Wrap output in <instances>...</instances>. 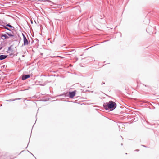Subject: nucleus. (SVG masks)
<instances>
[{
    "label": "nucleus",
    "mask_w": 159,
    "mask_h": 159,
    "mask_svg": "<svg viewBox=\"0 0 159 159\" xmlns=\"http://www.w3.org/2000/svg\"><path fill=\"white\" fill-rule=\"evenodd\" d=\"M30 75H22V79L23 80H25L28 78H30Z\"/></svg>",
    "instance_id": "20e7f679"
},
{
    "label": "nucleus",
    "mask_w": 159,
    "mask_h": 159,
    "mask_svg": "<svg viewBox=\"0 0 159 159\" xmlns=\"http://www.w3.org/2000/svg\"><path fill=\"white\" fill-rule=\"evenodd\" d=\"M16 99H14V100H11V99H10V100H7V101H14V100H15Z\"/></svg>",
    "instance_id": "9d476101"
},
{
    "label": "nucleus",
    "mask_w": 159,
    "mask_h": 159,
    "mask_svg": "<svg viewBox=\"0 0 159 159\" xmlns=\"http://www.w3.org/2000/svg\"><path fill=\"white\" fill-rule=\"evenodd\" d=\"M7 57V55H0V60H2L6 58Z\"/></svg>",
    "instance_id": "39448f33"
},
{
    "label": "nucleus",
    "mask_w": 159,
    "mask_h": 159,
    "mask_svg": "<svg viewBox=\"0 0 159 159\" xmlns=\"http://www.w3.org/2000/svg\"><path fill=\"white\" fill-rule=\"evenodd\" d=\"M22 34L23 36L24 42V43L22 45V46L27 45L29 43V42L27 39V38H28L27 35L25 33V34L22 33Z\"/></svg>",
    "instance_id": "f03ea898"
},
{
    "label": "nucleus",
    "mask_w": 159,
    "mask_h": 159,
    "mask_svg": "<svg viewBox=\"0 0 159 159\" xmlns=\"http://www.w3.org/2000/svg\"><path fill=\"white\" fill-rule=\"evenodd\" d=\"M4 28L5 29H7V30H9V31H10V30L9 28H7V27H6V26H4Z\"/></svg>",
    "instance_id": "1a4fd4ad"
},
{
    "label": "nucleus",
    "mask_w": 159,
    "mask_h": 159,
    "mask_svg": "<svg viewBox=\"0 0 159 159\" xmlns=\"http://www.w3.org/2000/svg\"><path fill=\"white\" fill-rule=\"evenodd\" d=\"M76 91L75 90L72 92H69V97L71 98H73L75 94Z\"/></svg>",
    "instance_id": "7ed1b4c3"
},
{
    "label": "nucleus",
    "mask_w": 159,
    "mask_h": 159,
    "mask_svg": "<svg viewBox=\"0 0 159 159\" xmlns=\"http://www.w3.org/2000/svg\"><path fill=\"white\" fill-rule=\"evenodd\" d=\"M7 26L9 27L10 28H12V29H14V27L13 26H11L10 25L8 24L6 25Z\"/></svg>",
    "instance_id": "0eeeda50"
},
{
    "label": "nucleus",
    "mask_w": 159,
    "mask_h": 159,
    "mask_svg": "<svg viewBox=\"0 0 159 159\" xmlns=\"http://www.w3.org/2000/svg\"><path fill=\"white\" fill-rule=\"evenodd\" d=\"M7 34L8 36H13V35L12 34H11L9 33H7Z\"/></svg>",
    "instance_id": "6e6552de"
},
{
    "label": "nucleus",
    "mask_w": 159,
    "mask_h": 159,
    "mask_svg": "<svg viewBox=\"0 0 159 159\" xmlns=\"http://www.w3.org/2000/svg\"><path fill=\"white\" fill-rule=\"evenodd\" d=\"M103 106L105 109H110L111 110L114 109L116 106V103L112 101H110L108 102L104 103Z\"/></svg>",
    "instance_id": "f257e3e1"
},
{
    "label": "nucleus",
    "mask_w": 159,
    "mask_h": 159,
    "mask_svg": "<svg viewBox=\"0 0 159 159\" xmlns=\"http://www.w3.org/2000/svg\"><path fill=\"white\" fill-rule=\"evenodd\" d=\"M143 146L145 147V146L144 145H143Z\"/></svg>",
    "instance_id": "f8f14e48"
},
{
    "label": "nucleus",
    "mask_w": 159,
    "mask_h": 159,
    "mask_svg": "<svg viewBox=\"0 0 159 159\" xmlns=\"http://www.w3.org/2000/svg\"><path fill=\"white\" fill-rule=\"evenodd\" d=\"M136 150L137 151H139L138 150Z\"/></svg>",
    "instance_id": "ddd939ff"
},
{
    "label": "nucleus",
    "mask_w": 159,
    "mask_h": 159,
    "mask_svg": "<svg viewBox=\"0 0 159 159\" xmlns=\"http://www.w3.org/2000/svg\"><path fill=\"white\" fill-rule=\"evenodd\" d=\"M2 47H0V50H1V49H2Z\"/></svg>",
    "instance_id": "9b49d317"
},
{
    "label": "nucleus",
    "mask_w": 159,
    "mask_h": 159,
    "mask_svg": "<svg viewBox=\"0 0 159 159\" xmlns=\"http://www.w3.org/2000/svg\"><path fill=\"white\" fill-rule=\"evenodd\" d=\"M1 37L2 39H5L9 38L6 34H2Z\"/></svg>",
    "instance_id": "423d86ee"
},
{
    "label": "nucleus",
    "mask_w": 159,
    "mask_h": 159,
    "mask_svg": "<svg viewBox=\"0 0 159 159\" xmlns=\"http://www.w3.org/2000/svg\"><path fill=\"white\" fill-rule=\"evenodd\" d=\"M121 145H123L122 143H121Z\"/></svg>",
    "instance_id": "4468645a"
}]
</instances>
